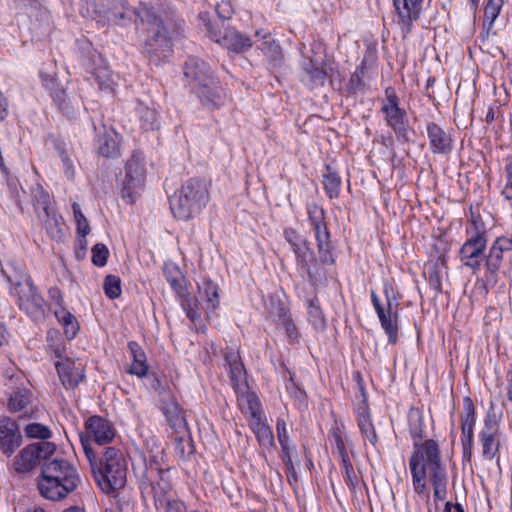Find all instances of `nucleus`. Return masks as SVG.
I'll list each match as a JSON object with an SVG mask.
<instances>
[{
  "mask_svg": "<svg viewBox=\"0 0 512 512\" xmlns=\"http://www.w3.org/2000/svg\"><path fill=\"white\" fill-rule=\"evenodd\" d=\"M187 316L193 322L196 321L200 317L199 314L191 308L187 310Z\"/></svg>",
  "mask_w": 512,
  "mask_h": 512,
  "instance_id": "nucleus-63",
  "label": "nucleus"
},
{
  "mask_svg": "<svg viewBox=\"0 0 512 512\" xmlns=\"http://www.w3.org/2000/svg\"><path fill=\"white\" fill-rule=\"evenodd\" d=\"M103 288L108 298H118L122 292L120 278L115 275H107L104 280Z\"/></svg>",
  "mask_w": 512,
  "mask_h": 512,
  "instance_id": "nucleus-44",
  "label": "nucleus"
},
{
  "mask_svg": "<svg viewBox=\"0 0 512 512\" xmlns=\"http://www.w3.org/2000/svg\"><path fill=\"white\" fill-rule=\"evenodd\" d=\"M194 93L197 95L203 107L208 110L219 109L224 105L226 99L224 90L213 76L197 87Z\"/></svg>",
  "mask_w": 512,
  "mask_h": 512,
  "instance_id": "nucleus-18",
  "label": "nucleus"
},
{
  "mask_svg": "<svg viewBox=\"0 0 512 512\" xmlns=\"http://www.w3.org/2000/svg\"><path fill=\"white\" fill-rule=\"evenodd\" d=\"M210 182L193 177L186 180L170 199V209L174 217L189 220L207 205L210 200Z\"/></svg>",
  "mask_w": 512,
  "mask_h": 512,
  "instance_id": "nucleus-4",
  "label": "nucleus"
},
{
  "mask_svg": "<svg viewBox=\"0 0 512 512\" xmlns=\"http://www.w3.org/2000/svg\"><path fill=\"white\" fill-rule=\"evenodd\" d=\"M82 446L94 479L104 493L110 494L125 486L127 463L119 449L107 447L104 449L102 457L98 459L96 453L84 440H82Z\"/></svg>",
  "mask_w": 512,
  "mask_h": 512,
  "instance_id": "nucleus-2",
  "label": "nucleus"
},
{
  "mask_svg": "<svg viewBox=\"0 0 512 512\" xmlns=\"http://www.w3.org/2000/svg\"><path fill=\"white\" fill-rule=\"evenodd\" d=\"M308 316L309 321L312 323L315 329L323 330L326 326V321L320 308L319 301L317 298L311 299L308 302Z\"/></svg>",
  "mask_w": 512,
  "mask_h": 512,
  "instance_id": "nucleus-41",
  "label": "nucleus"
},
{
  "mask_svg": "<svg viewBox=\"0 0 512 512\" xmlns=\"http://www.w3.org/2000/svg\"><path fill=\"white\" fill-rule=\"evenodd\" d=\"M55 101L57 102L59 109L66 114L68 117H74L79 107H75L71 101L67 98L64 91L55 94Z\"/></svg>",
  "mask_w": 512,
  "mask_h": 512,
  "instance_id": "nucleus-48",
  "label": "nucleus"
},
{
  "mask_svg": "<svg viewBox=\"0 0 512 512\" xmlns=\"http://www.w3.org/2000/svg\"><path fill=\"white\" fill-rule=\"evenodd\" d=\"M506 184L502 190V194L508 200H512V159L505 167Z\"/></svg>",
  "mask_w": 512,
  "mask_h": 512,
  "instance_id": "nucleus-56",
  "label": "nucleus"
},
{
  "mask_svg": "<svg viewBox=\"0 0 512 512\" xmlns=\"http://www.w3.org/2000/svg\"><path fill=\"white\" fill-rule=\"evenodd\" d=\"M146 181V169L144 156L134 153L127 160L125 166V179L123 181L122 196L133 203L135 196L143 190Z\"/></svg>",
  "mask_w": 512,
  "mask_h": 512,
  "instance_id": "nucleus-8",
  "label": "nucleus"
},
{
  "mask_svg": "<svg viewBox=\"0 0 512 512\" xmlns=\"http://www.w3.org/2000/svg\"><path fill=\"white\" fill-rule=\"evenodd\" d=\"M34 198V207L37 215H39V212L46 213L47 211L52 210L50 206V196L42 188L37 189Z\"/></svg>",
  "mask_w": 512,
  "mask_h": 512,
  "instance_id": "nucleus-47",
  "label": "nucleus"
},
{
  "mask_svg": "<svg viewBox=\"0 0 512 512\" xmlns=\"http://www.w3.org/2000/svg\"><path fill=\"white\" fill-rule=\"evenodd\" d=\"M216 12L222 20H225L229 19L232 16L234 10L232 5L228 1H222L221 3L217 4Z\"/></svg>",
  "mask_w": 512,
  "mask_h": 512,
  "instance_id": "nucleus-58",
  "label": "nucleus"
},
{
  "mask_svg": "<svg viewBox=\"0 0 512 512\" xmlns=\"http://www.w3.org/2000/svg\"><path fill=\"white\" fill-rule=\"evenodd\" d=\"M133 362L128 369V373L138 377H144L148 372V365L146 363V356L138 343L132 341L128 343Z\"/></svg>",
  "mask_w": 512,
  "mask_h": 512,
  "instance_id": "nucleus-31",
  "label": "nucleus"
},
{
  "mask_svg": "<svg viewBox=\"0 0 512 512\" xmlns=\"http://www.w3.org/2000/svg\"><path fill=\"white\" fill-rule=\"evenodd\" d=\"M38 218L40 219L47 235L55 241H61L63 232L62 217L56 213L55 210L47 211L46 213L39 212Z\"/></svg>",
  "mask_w": 512,
  "mask_h": 512,
  "instance_id": "nucleus-27",
  "label": "nucleus"
},
{
  "mask_svg": "<svg viewBox=\"0 0 512 512\" xmlns=\"http://www.w3.org/2000/svg\"><path fill=\"white\" fill-rule=\"evenodd\" d=\"M325 191L327 192L328 196L332 198H336L339 195L340 191V185H341V179L337 175V173L330 171L329 168H327V173L324 174V180H323Z\"/></svg>",
  "mask_w": 512,
  "mask_h": 512,
  "instance_id": "nucleus-42",
  "label": "nucleus"
},
{
  "mask_svg": "<svg viewBox=\"0 0 512 512\" xmlns=\"http://www.w3.org/2000/svg\"><path fill=\"white\" fill-rule=\"evenodd\" d=\"M166 512H187V510L183 502L172 501L167 503Z\"/></svg>",
  "mask_w": 512,
  "mask_h": 512,
  "instance_id": "nucleus-60",
  "label": "nucleus"
},
{
  "mask_svg": "<svg viewBox=\"0 0 512 512\" xmlns=\"http://www.w3.org/2000/svg\"><path fill=\"white\" fill-rule=\"evenodd\" d=\"M225 362L229 367L230 381L237 393V401L243 413L249 414L251 419L260 416L259 401L254 393L247 390L246 371L237 351L229 350L224 354Z\"/></svg>",
  "mask_w": 512,
  "mask_h": 512,
  "instance_id": "nucleus-6",
  "label": "nucleus"
},
{
  "mask_svg": "<svg viewBox=\"0 0 512 512\" xmlns=\"http://www.w3.org/2000/svg\"><path fill=\"white\" fill-rule=\"evenodd\" d=\"M341 461H342V468L345 473L346 481H347L349 487H354L356 485V476H355L353 465L349 458L341 460Z\"/></svg>",
  "mask_w": 512,
  "mask_h": 512,
  "instance_id": "nucleus-55",
  "label": "nucleus"
},
{
  "mask_svg": "<svg viewBox=\"0 0 512 512\" xmlns=\"http://www.w3.org/2000/svg\"><path fill=\"white\" fill-rule=\"evenodd\" d=\"M93 74L101 90H113L112 73L106 66L95 67Z\"/></svg>",
  "mask_w": 512,
  "mask_h": 512,
  "instance_id": "nucleus-43",
  "label": "nucleus"
},
{
  "mask_svg": "<svg viewBox=\"0 0 512 512\" xmlns=\"http://www.w3.org/2000/svg\"><path fill=\"white\" fill-rule=\"evenodd\" d=\"M8 115V103L5 97L0 92V122L3 121Z\"/></svg>",
  "mask_w": 512,
  "mask_h": 512,
  "instance_id": "nucleus-62",
  "label": "nucleus"
},
{
  "mask_svg": "<svg viewBox=\"0 0 512 512\" xmlns=\"http://www.w3.org/2000/svg\"><path fill=\"white\" fill-rule=\"evenodd\" d=\"M32 394L26 388H18L11 394L8 400V409L11 412H19L24 410L30 403Z\"/></svg>",
  "mask_w": 512,
  "mask_h": 512,
  "instance_id": "nucleus-36",
  "label": "nucleus"
},
{
  "mask_svg": "<svg viewBox=\"0 0 512 512\" xmlns=\"http://www.w3.org/2000/svg\"><path fill=\"white\" fill-rule=\"evenodd\" d=\"M357 421L363 437L368 439L370 444L375 447L378 438L370 418L369 410L366 406L359 407Z\"/></svg>",
  "mask_w": 512,
  "mask_h": 512,
  "instance_id": "nucleus-32",
  "label": "nucleus"
},
{
  "mask_svg": "<svg viewBox=\"0 0 512 512\" xmlns=\"http://www.w3.org/2000/svg\"><path fill=\"white\" fill-rule=\"evenodd\" d=\"M284 238L290 244L297 260V264L311 275V265L315 262V255L309 247L306 238L292 228L284 230Z\"/></svg>",
  "mask_w": 512,
  "mask_h": 512,
  "instance_id": "nucleus-14",
  "label": "nucleus"
},
{
  "mask_svg": "<svg viewBox=\"0 0 512 512\" xmlns=\"http://www.w3.org/2000/svg\"><path fill=\"white\" fill-rule=\"evenodd\" d=\"M61 302L62 296L59 295L57 297L59 307L55 309L54 314L59 323L64 327L66 337L73 339L79 330V323L76 317L61 305Z\"/></svg>",
  "mask_w": 512,
  "mask_h": 512,
  "instance_id": "nucleus-29",
  "label": "nucleus"
},
{
  "mask_svg": "<svg viewBox=\"0 0 512 512\" xmlns=\"http://www.w3.org/2000/svg\"><path fill=\"white\" fill-rule=\"evenodd\" d=\"M332 437L334 440V453L336 452L338 456L341 458V460L349 458L341 435L335 431L332 433Z\"/></svg>",
  "mask_w": 512,
  "mask_h": 512,
  "instance_id": "nucleus-57",
  "label": "nucleus"
},
{
  "mask_svg": "<svg viewBox=\"0 0 512 512\" xmlns=\"http://www.w3.org/2000/svg\"><path fill=\"white\" fill-rule=\"evenodd\" d=\"M277 437L281 445L282 450L293 448L289 442V436L286 428V423L283 419H278L276 424Z\"/></svg>",
  "mask_w": 512,
  "mask_h": 512,
  "instance_id": "nucleus-53",
  "label": "nucleus"
},
{
  "mask_svg": "<svg viewBox=\"0 0 512 512\" xmlns=\"http://www.w3.org/2000/svg\"><path fill=\"white\" fill-rule=\"evenodd\" d=\"M199 298L206 302V309L214 311L219 306L218 286L210 280L199 286Z\"/></svg>",
  "mask_w": 512,
  "mask_h": 512,
  "instance_id": "nucleus-35",
  "label": "nucleus"
},
{
  "mask_svg": "<svg viewBox=\"0 0 512 512\" xmlns=\"http://www.w3.org/2000/svg\"><path fill=\"white\" fill-rule=\"evenodd\" d=\"M371 301L377 312L381 327L388 336L389 343L396 344L398 340V304L395 303V308H393L392 300L388 299V307L384 308L375 291H371Z\"/></svg>",
  "mask_w": 512,
  "mask_h": 512,
  "instance_id": "nucleus-12",
  "label": "nucleus"
},
{
  "mask_svg": "<svg viewBox=\"0 0 512 512\" xmlns=\"http://www.w3.org/2000/svg\"><path fill=\"white\" fill-rule=\"evenodd\" d=\"M259 443L264 446H271L274 443V437L270 427L262 422L261 416L251 419L250 423Z\"/></svg>",
  "mask_w": 512,
  "mask_h": 512,
  "instance_id": "nucleus-38",
  "label": "nucleus"
},
{
  "mask_svg": "<svg viewBox=\"0 0 512 512\" xmlns=\"http://www.w3.org/2000/svg\"><path fill=\"white\" fill-rule=\"evenodd\" d=\"M80 482L73 465L62 458H54L42 466L38 489L42 497L60 501L75 491Z\"/></svg>",
  "mask_w": 512,
  "mask_h": 512,
  "instance_id": "nucleus-3",
  "label": "nucleus"
},
{
  "mask_svg": "<svg viewBox=\"0 0 512 512\" xmlns=\"http://www.w3.org/2000/svg\"><path fill=\"white\" fill-rule=\"evenodd\" d=\"M60 381L66 388L73 389L83 381L84 364L71 358H64L55 363Z\"/></svg>",
  "mask_w": 512,
  "mask_h": 512,
  "instance_id": "nucleus-20",
  "label": "nucleus"
},
{
  "mask_svg": "<svg viewBox=\"0 0 512 512\" xmlns=\"http://www.w3.org/2000/svg\"><path fill=\"white\" fill-rule=\"evenodd\" d=\"M61 160L63 162L64 168H65V174L68 179L74 178V169H73V163L68 157L67 153L65 151H61L60 153Z\"/></svg>",
  "mask_w": 512,
  "mask_h": 512,
  "instance_id": "nucleus-59",
  "label": "nucleus"
},
{
  "mask_svg": "<svg viewBox=\"0 0 512 512\" xmlns=\"http://www.w3.org/2000/svg\"><path fill=\"white\" fill-rule=\"evenodd\" d=\"M175 450L181 456L185 457L192 453V445H191V435L190 431H188L187 436H184L182 433H175Z\"/></svg>",
  "mask_w": 512,
  "mask_h": 512,
  "instance_id": "nucleus-46",
  "label": "nucleus"
},
{
  "mask_svg": "<svg viewBox=\"0 0 512 512\" xmlns=\"http://www.w3.org/2000/svg\"><path fill=\"white\" fill-rule=\"evenodd\" d=\"M508 251L510 250L505 242H502L498 237L490 247L489 254L486 257L485 266L490 273L495 274L499 271L503 262V254Z\"/></svg>",
  "mask_w": 512,
  "mask_h": 512,
  "instance_id": "nucleus-30",
  "label": "nucleus"
},
{
  "mask_svg": "<svg viewBox=\"0 0 512 512\" xmlns=\"http://www.w3.org/2000/svg\"><path fill=\"white\" fill-rule=\"evenodd\" d=\"M500 240L502 242H505L506 246L508 247V249L511 251L512 250V233H511V236L510 237H499Z\"/></svg>",
  "mask_w": 512,
  "mask_h": 512,
  "instance_id": "nucleus-64",
  "label": "nucleus"
},
{
  "mask_svg": "<svg viewBox=\"0 0 512 512\" xmlns=\"http://www.w3.org/2000/svg\"><path fill=\"white\" fill-rule=\"evenodd\" d=\"M162 411L174 432L182 433L184 436H187L189 427L184 416V411L179 404L174 399H171L164 403Z\"/></svg>",
  "mask_w": 512,
  "mask_h": 512,
  "instance_id": "nucleus-23",
  "label": "nucleus"
},
{
  "mask_svg": "<svg viewBox=\"0 0 512 512\" xmlns=\"http://www.w3.org/2000/svg\"><path fill=\"white\" fill-rule=\"evenodd\" d=\"M97 149L99 154L106 158L120 155V136L114 130H105L98 138Z\"/></svg>",
  "mask_w": 512,
  "mask_h": 512,
  "instance_id": "nucleus-28",
  "label": "nucleus"
},
{
  "mask_svg": "<svg viewBox=\"0 0 512 512\" xmlns=\"http://www.w3.org/2000/svg\"><path fill=\"white\" fill-rule=\"evenodd\" d=\"M502 5L503 0H488L484 9V18L486 21H489V25H492L497 19Z\"/></svg>",
  "mask_w": 512,
  "mask_h": 512,
  "instance_id": "nucleus-51",
  "label": "nucleus"
},
{
  "mask_svg": "<svg viewBox=\"0 0 512 512\" xmlns=\"http://www.w3.org/2000/svg\"><path fill=\"white\" fill-rule=\"evenodd\" d=\"M168 282L170 283L171 287L181 296L184 295V289L181 284L180 278H174V277H168Z\"/></svg>",
  "mask_w": 512,
  "mask_h": 512,
  "instance_id": "nucleus-61",
  "label": "nucleus"
},
{
  "mask_svg": "<svg viewBox=\"0 0 512 512\" xmlns=\"http://www.w3.org/2000/svg\"><path fill=\"white\" fill-rule=\"evenodd\" d=\"M92 263L98 267H103L107 263V258L109 256L108 248L102 244L97 243L93 246L92 250Z\"/></svg>",
  "mask_w": 512,
  "mask_h": 512,
  "instance_id": "nucleus-50",
  "label": "nucleus"
},
{
  "mask_svg": "<svg viewBox=\"0 0 512 512\" xmlns=\"http://www.w3.org/2000/svg\"><path fill=\"white\" fill-rule=\"evenodd\" d=\"M294 448H289L287 450H282V455H281V458H282V461L284 462L287 470H288V481L291 483L292 480L293 481H296L297 480V474H296V470H295V467L293 465V462H292V457H291V453H292V450Z\"/></svg>",
  "mask_w": 512,
  "mask_h": 512,
  "instance_id": "nucleus-54",
  "label": "nucleus"
},
{
  "mask_svg": "<svg viewBox=\"0 0 512 512\" xmlns=\"http://www.w3.org/2000/svg\"><path fill=\"white\" fill-rule=\"evenodd\" d=\"M480 441L482 445L483 457L488 460H492L499 450V443L496 440L495 433H493L490 429L481 431Z\"/></svg>",
  "mask_w": 512,
  "mask_h": 512,
  "instance_id": "nucleus-37",
  "label": "nucleus"
},
{
  "mask_svg": "<svg viewBox=\"0 0 512 512\" xmlns=\"http://www.w3.org/2000/svg\"><path fill=\"white\" fill-rule=\"evenodd\" d=\"M381 110L385 114L387 125L395 132L397 138L402 141H409L410 130L406 114L400 109L393 89H386V100Z\"/></svg>",
  "mask_w": 512,
  "mask_h": 512,
  "instance_id": "nucleus-9",
  "label": "nucleus"
},
{
  "mask_svg": "<svg viewBox=\"0 0 512 512\" xmlns=\"http://www.w3.org/2000/svg\"><path fill=\"white\" fill-rule=\"evenodd\" d=\"M315 237L321 262L324 264H332L334 259L330 250V233L327 226L315 230Z\"/></svg>",
  "mask_w": 512,
  "mask_h": 512,
  "instance_id": "nucleus-34",
  "label": "nucleus"
},
{
  "mask_svg": "<svg viewBox=\"0 0 512 512\" xmlns=\"http://www.w3.org/2000/svg\"><path fill=\"white\" fill-rule=\"evenodd\" d=\"M486 242L484 232H476L475 235L469 238L460 250L462 263L474 271L478 270L482 261V253L486 248Z\"/></svg>",
  "mask_w": 512,
  "mask_h": 512,
  "instance_id": "nucleus-16",
  "label": "nucleus"
},
{
  "mask_svg": "<svg viewBox=\"0 0 512 512\" xmlns=\"http://www.w3.org/2000/svg\"><path fill=\"white\" fill-rule=\"evenodd\" d=\"M143 13V8L139 10L133 9L124 0H113V5L110 6L106 23L114 22L115 24L123 25L126 20H132L133 16L141 18Z\"/></svg>",
  "mask_w": 512,
  "mask_h": 512,
  "instance_id": "nucleus-25",
  "label": "nucleus"
},
{
  "mask_svg": "<svg viewBox=\"0 0 512 512\" xmlns=\"http://www.w3.org/2000/svg\"><path fill=\"white\" fill-rule=\"evenodd\" d=\"M303 70L305 72L304 80L312 87L324 84L327 74L319 62L309 59L304 63Z\"/></svg>",
  "mask_w": 512,
  "mask_h": 512,
  "instance_id": "nucleus-33",
  "label": "nucleus"
},
{
  "mask_svg": "<svg viewBox=\"0 0 512 512\" xmlns=\"http://www.w3.org/2000/svg\"><path fill=\"white\" fill-rule=\"evenodd\" d=\"M184 75L193 91L213 76L210 67L197 57H189L185 62Z\"/></svg>",
  "mask_w": 512,
  "mask_h": 512,
  "instance_id": "nucleus-22",
  "label": "nucleus"
},
{
  "mask_svg": "<svg viewBox=\"0 0 512 512\" xmlns=\"http://www.w3.org/2000/svg\"><path fill=\"white\" fill-rule=\"evenodd\" d=\"M55 445L50 442H37L24 447L8 465L11 474L21 475L30 472L39 465L42 459L51 456Z\"/></svg>",
  "mask_w": 512,
  "mask_h": 512,
  "instance_id": "nucleus-7",
  "label": "nucleus"
},
{
  "mask_svg": "<svg viewBox=\"0 0 512 512\" xmlns=\"http://www.w3.org/2000/svg\"><path fill=\"white\" fill-rule=\"evenodd\" d=\"M22 443V435L17 423L8 418L0 419V451L10 457Z\"/></svg>",
  "mask_w": 512,
  "mask_h": 512,
  "instance_id": "nucleus-19",
  "label": "nucleus"
},
{
  "mask_svg": "<svg viewBox=\"0 0 512 512\" xmlns=\"http://www.w3.org/2000/svg\"><path fill=\"white\" fill-rule=\"evenodd\" d=\"M25 434L29 438H38V439H48L51 435L50 430L40 424V423H31L25 427Z\"/></svg>",
  "mask_w": 512,
  "mask_h": 512,
  "instance_id": "nucleus-49",
  "label": "nucleus"
},
{
  "mask_svg": "<svg viewBox=\"0 0 512 512\" xmlns=\"http://www.w3.org/2000/svg\"><path fill=\"white\" fill-rule=\"evenodd\" d=\"M209 36L213 41L219 43L228 51L235 53H244L252 46V42L249 37L243 35L234 28L224 27V22L221 23L218 30L211 28L209 30Z\"/></svg>",
  "mask_w": 512,
  "mask_h": 512,
  "instance_id": "nucleus-11",
  "label": "nucleus"
},
{
  "mask_svg": "<svg viewBox=\"0 0 512 512\" xmlns=\"http://www.w3.org/2000/svg\"><path fill=\"white\" fill-rule=\"evenodd\" d=\"M143 12L140 20L147 24L144 51L151 62L158 64L172 52V39L177 31L172 22H165L150 9L143 8Z\"/></svg>",
  "mask_w": 512,
  "mask_h": 512,
  "instance_id": "nucleus-5",
  "label": "nucleus"
},
{
  "mask_svg": "<svg viewBox=\"0 0 512 512\" xmlns=\"http://www.w3.org/2000/svg\"><path fill=\"white\" fill-rule=\"evenodd\" d=\"M136 111L144 130H154L157 127V113L154 108L139 103Z\"/></svg>",
  "mask_w": 512,
  "mask_h": 512,
  "instance_id": "nucleus-40",
  "label": "nucleus"
},
{
  "mask_svg": "<svg viewBox=\"0 0 512 512\" xmlns=\"http://www.w3.org/2000/svg\"><path fill=\"white\" fill-rule=\"evenodd\" d=\"M475 408L472 400L465 397L463 400V413L461 415V443L463 455L470 458L474 439Z\"/></svg>",
  "mask_w": 512,
  "mask_h": 512,
  "instance_id": "nucleus-17",
  "label": "nucleus"
},
{
  "mask_svg": "<svg viewBox=\"0 0 512 512\" xmlns=\"http://www.w3.org/2000/svg\"><path fill=\"white\" fill-rule=\"evenodd\" d=\"M113 0H85L81 6V14L97 19L103 25L106 24L107 15Z\"/></svg>",
  "mask_w": 512,
  "mask_h": 512,
  "instance_id": "nucleus-26",
  "label": "nucleus"
},
{
  "mask_svg": "<svg viewBox=\"0 0 512 512\" xmlns=\"http://www.w3.org/2000/svg\"><path fill=\"white\" fill-rule=\"evenodd\" d=\"M414 491L423 494L427 491L426 480H430L434 497L443 501L447 495V471L441 459L439 445L433 439L422 443H414L409 459Z\"/></svg>",
  "mask_w": 512,
  "mask_h": 512,
  "instance_id": "nucleus-1",
  "label": "nucleus"
},
{
  "mask_svg": "<svg viewBox=\"0 0 512 512\" xmlns=\"http://www.w3.org/2000/svg\"><path fill=\"white\" fill-rule=\"evenodd\" d=\"M269 317L281 325L290 343L298 339V331L289 314L286 304L276 295H270L265 301Z\"/></svg>",
  "mask_w": 512,
  "mask_h": 512,
  "instance_id": "nucleus-13",
  "label": "nucleus"
},
{
  "mask_svg": "<svg viewBox=\"0 0 512 512\" xmlns=\"http://www.w3.org/2000/svg\"><path fill=\"white\" fill-rule=\"evenodd\" d=\"M423 0H393V5L398 16V23L404 34L411 31V26L421 12Z\"/></svg>",
  "mask_w": 512,
  "mask_h": 512,
  "instance_id": "nucleus-21",
  "label": "nucleus"
},
{
  "mask_svg": "<svg viewBox=\"0 0 512 512\" xmlns=\"http://www.w3.org/2000/svg\"><path fill=\"white\" fill-rule=\"evenodd\" d=\"M87 440H91L97 445H106L113 441L116 435L115 428L105 418L93 415L85 422Z\"/></svg>",
  "mask_w": 512,
  "mask_h": 512,
  "instance_id": "nucleus-15",
  "label": "nucleus"
},
{
  "mask_svg": "<svg viewBox=\"0 0 512 512\" xmlns=\"http://www.w3.org/2000/svg\"><path fill=\"white\" fill-rule=\"evenodd\" d=\"M72 210H73V214H74V219L77 224L78 233L81 236L86 237L90 232V226H89V223H88L86 217L84 216V214L81 211L80 205L78 203L74 202L72 204Z\"/></svg>",
  "mask_w": 512,
  "mask_h": 512,
  "instance_id": "nucleus-45",
  "label": "nucleus"
},
{
  "mask_svg": "<svg viewBox=\"0 0 512 512\" xmlns=\"http://www.w3.org/2000/svg\"><path fill=\"white\" fill-rule=\"evenodd\" d=\"M308 214L314 230H319V228L326 226V223L324 222V212L320 207L317 205L309 207Z\"/></svg>",
  "mask_w": 512,
  "mask_h": 512,
  "instance_id": "nucleus-52",
  "label": "nucleus"
},
{
  "mask_svg": "<svg viewBox=\"0 0 512 512\" xmlns=\"http://www.w3.org/2000/svg\"><path fill=\"white\" fill-rule=\"evenodd\" d=\"M430 149L433 153H448L452 149V138L439 125L431 122L427 125Z\"/></svg>",
  "mask_w": 512,
  "mask_h": 512,
  "instance_id": "nucleus-24",
  "label": "nucleus"
},
{
  "mask_svg": "<svg viewBox=\"0 0 512 512\" xmlns=\"http://www.w3.org/2000/svg\"><path fill=\"white\" fill-rule=\"evenodd\" d=\"M11 294L17 297L20 309L27 313H33L41 309L44 303L43 298L38 294L32 279L26 273H21L12 284Z\"/></svg>",
  "mask_w": 512,
  "mask_h": 512,
  "instance_id": "nucleus-10",
  "label": "nucleus"
},
{
  "mask_svg": "<svg viewBox=\"0 0 512 512\" xmlns=\"http://www.w3.org/2000/svg\"><path fill=\"white\" fill-rule=\"evenodd\" d=\"M260 49L273 67L282 65L283 54L279 44H277L276 41L273 39L266 40L262 43Z\"/></svg>",
  "mask_w": 512,
  "mask_h": 512,
  "instance_id": "nucleus-39",
  "label": "nucleus"
}]
</instances>
